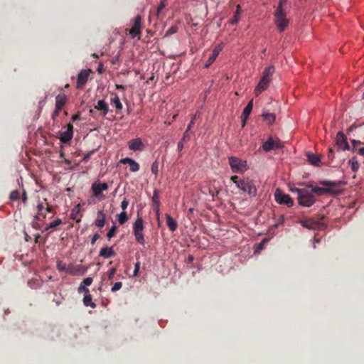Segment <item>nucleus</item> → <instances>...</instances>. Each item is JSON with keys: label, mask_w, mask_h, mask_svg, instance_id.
<instances>
[{"label": "nucleus", "mask_w": 364, "mask_h": 364, "mask_svg": "<svg viewBox=\"0 0 364 364\" xmlns=\"http://www.w3.org/2000/svg\"><path fill=\"white\" fill-rule=\"evenodd\" d=\"M319 184L324 187H313L312 185H307L306 188H311V193H316L318 196L326 194H337L338 191L336 189L340 185L343 184L342 181H331L327 180L320 181Z\"/></svg>", "instance_id": "nucleus-1"}, {"label": "nucleus", "mask_w": 364, "mask_h": 364, "mask_svg": "<svg viewBox=\"0 0 364 364\" xmlns=\"http://www.w3.org/2000/svg\"><path fill=\"white\" fill-rule=\"evenodd\" d=\"M290 190L292 193H297V200L300 205L311 207L315 203V196L308 188H291Z\"/></svg>", "instance_id": "nucleus-2"}, {"label": "nucleus", "mask_w": 364, "mask_h": 364, "mask_svg": "<svg viewBox=\"0 0 364 364\" xmlns=\"http://www.w3.org/2000/svg\"><path fill=\"white\" fill-rule=\"evenodd\" d=\"M274 73V67L273 65H269L264 69L262 77L255 89L256 95H259L268 88Z\"/></svg>", "instance_id": "nucleus-3"}, {"label": "nucleus", "mask_w": 364, "mask_h": 364, "mask_svg": "<svg viewBox=\"0 0 364 364\" xmlns=\"http://www.w3.org/2000/svg\"><path fill=\"white\" fill-rule=\"evenodd\" d=\"M274 23L279 32L284 31L289 26V21L286 16L284 9L277 8L274 12Z\"/></svg>", "instance_id": "nucleus-4"}, {"label": "nucleus", "mask_w": 364, "mask_h": 364, "mask_svg": "<svg viewBox=\"0 0 364 364\" xmlns=\"http://www.w3.org/2000/svg\"><path fill=\"white\" fill-rule=\"evenodd\" d=\"M143 219L141 218H138L134 221L133 225V233L135 236L136 241L142 245L145 244V239L143 235Z\"/></svg>", "instance_id": "nucleus-5"}, {"label": "nucleus", "mask_w": 364, "mask_h": 364, "mask_svg": "<svg viewBox=\"0 0 364 364\" xmlns=\"http://www.w3.org/2000/svg\"><path fill=\"white\" fill-rule=\"evenodd\" d=\"M228 161L232 172L242 173L246 171V161L235 156L229 157Z\"/></svg>", "instance_id": "nucleus-6"}, {"label": "nucleus", "mask_w": 364, "mask_h": 364, "mask_svg": "<svg viewBox=\"0 0 364 364\" xmlns=\"http://www.w3.org/2000/svg\"><path fill=\"white\" fill-rule=\"evenodd\" d=\"M37 215L36 216V219L38 220H41L45 219L46 217V213H52L53 208L47 202V199H44V202H40L37 205Z\"/></svg>", "instance_id": "nucleus-7"}, {"label": "nucleus", "mask_w": 364, "mask_h": 364, "mask_svg": "<svg viewBox=\"0 0 364 364\" xmlns=\"http://www.w3.org/2000/svg\"><path fill=\"white\" fill-rule=\"evenodd\" d=\"M275 200L279 204L286 205L291 207L294 205V200L289 195L283 193L279 189H277L274 193Z\"/></svg>", "instance_id": "nucleus-8"}, {"label": "nucleus", "mask_w": 364, "mask_h": 364, "mask_svg": "<svg viewBox=\"0 0 364 364\" xmlns=\"http://www.w3.org/2000/svg\"><path fill=\"white\" fill-rule=\"evenodd\" d=\"M141 28V17L137 15L134 19V24L129 30V34L132 38L137 37L140 38Z\"/></svg>", "instance_id": "nucleus-9"}, {"label": "nucleus", "mask_w": 364, "mask_h": 364, "mask_svg": "<svg viewBox=\"0 0 364 364\" xmlns=\"http://www.w3.org/2000/svg\"><path fill=\"white\" fill-rule=\"evenodd\" d=\"M240 190L247 193L250 196L254 197L257 194V188L252 181L246 180L240 183Z\"/></svg>", "instance_id": "nucleus-10"}, {"label": "nucleus", "mask_w": 364, "mask_h": 364, "mask_svg": "<svg viewBox=\"0 0 364 364\" xmlns=\"http://www.w3.org/2000/svg\"><path fill=\"white\" fill-rule=\"evenodd\" d=\"M87 270V267L82 266L80 264H68V272L67 274L77 276V275H83Z\"/></svg>", "instance_id": "nucleus-11"}, {"label": "nucleus", "mask_w": 364, "mask_h": 364, "mask_svg": "<svg viewBox=\"0 0 364 364\" xmlns=\"http://www.w3.org/2000/svg\"><path fill=\"white\" fill-rule=\"evenodd\" d=\"M91 72V70L88 69L82 70L79 73L76 85L77 89H82L84 87L85 85L87 83L88 80Z\"/></svg>", "instance_id": "nucleus-12"}, {"label": "nucleus", "mask_w": 364, "mask_h": 364, "mask_svg": "<svg viewBox=\"0 0 364 364\" xmlns=\"http://www.w3.org/2000/svg\"><path fill=\"white\" fill-rule=\"evenodd\" d=\"M60 140L62 143H68L73 136V126L71 123L67 125L66 130L60 132Z\"/></svg>", "instance_id": "nucleus-13"}, {"label": "nucleus", "mask_w": 364, "mask_h": 364, "mask_svg": "<svg viewBox=\"0 0 364 364\" xmlns=\"http://www.w3.org/2000/svg\"><path fill=\"white\" fill-rule=\"evenodd\" d=\"M336 144L337 146L343 150H350V146L347 142L346 136L342 132H339L336 134Z\"/></svg>", "instance_id": "nucleus-14"}, {"label": "nucleus", "mask_w": 364, "mask_h": 364, "mask_svg": "<svg viewBox=\"0 0 364 364\" xmlns=\"http://www.w3.org/2000/svg\"><path fill=\"white\" fill-rule=\"evenodd\" d=\"M91 189L95 196L100 197L103 191H107L108 189V185L107 183L95 181L92 184Z\"/></svg>", "instance_id": "nucleus-15"}, {"label": "nucleus", "mask_w": 364, "mask_h": 364, "mask_svg": "<svg viewBox=\"0 0 364 364\" xmlns=\"http://www.w3.org/2000/svg\"><path fill=\"white\" fill-rule=\"evenodd\" d=\"M324 219V216L322 215L320 217L319 220L318 221L314 220V219H306V220H302L300 221L301 225L306 228L308 229L314 230L318 228V226L321 224V221Z\"/></svg>", "instance_id": "nucleus-16"}, {"label": "nucleus", "mask_w": 364, "mask_h": 364, "mask_svg": "<svg viewBox=\"0 0 364 364\" xmlns=\"http://www.w3.org/2000/svg\"><path fill=\"white\" fill-rule=\"evenodd\" d=\"M222 49V44H218L214 48L211 55L209 56L208 59L207 60L205 64V68H208L215 60Z\"/></svg>", "instance_id": "nucleus-17"}, {"label": "nucleus", "mask_w": 364, "mask_h": 364, "mask_svg": "<svg viewBox=\"0 0 364 364\" xmlns=\"http://www.w3.org/2000/svg\"><path fill=\"white\" fill-rule=\"evenodd\" d=\"M94 109L100 111V115L103 117H105L109 111L108 105L103 100L97 101V105L94 106Z\"/></svg>", "instance_id": "nucleus-18"}, {"label": "nucleus", "mask_w": 364, "mask_h": 364, "mask_svg": "<svg viewBox=\"0 0 364 364\" xmlns=\"http://www.w3.org/2000/svg\"><path fill=\"white\" fill-rule=\"evenodd\" d=\"M119 162L123 164H129V170L132 172H136L139 170V164L132 159L128 157L120 159Z\"/></svg>", "instance_id": "nucleus-19"}, {"label": "nucleus", "mask_w": 364, "mask_h": 364, "mask_svg": "<svg viewBox=\"0 0 364 364\" xmlns=\"http://www.w3.org/2000/svg\"><path fill=\"white\" fill-rule=\"evenodd\" d=\"M129 149L132 151H141L144 149V145L139 138L132 139L129 141Z\"/></svg>", "instance_id": "nucleus-20"}, {"label": "nucleus", "mask_w": 364, "mask_h": 364, "mask_svg": "<svg viewBox=\"0 0 364 364\" xmlns=\"http://www.w3.org/2000/svg\"><path fill=\"white\" fill-rule=\"evenodd\" d=\"M253 107V100H251L245 107L242 114V126L245 125L246 122V119L248 116L250 114Z\"/></svg>", "instance_id": "nucleus-21"}, {"label": "nucleus", "mask_w": 364, "mask_h": 364, "mask_svg": "<svg viewBox=\"0 0 364 364\" xmlns=\"http://www.w3.org/2000/svg\"><path fill=\"white\" fill-rule=\"evenodd\" d=\"M67 102V97L65 94L58 95L55 97V107L58 109H62Z\"/></svg>", "instance_id": "nucleus-22"}, {"label": "nucleus", "mask_w": 364, "mask_h": 364, "mask_svg": "<svg viewBox=\"0 0 364 364\" xmlns=\"http://www.w3.org/2000/svg\"><path fill=\"white\" fill-rule=\"evenodd\" d=\"M115 255V252L113 250V248L111 247H103L100 250L99 256L105 257V258H109L112 257H114Z\"/></svg>", "instance_id": "nucleus-23"}, {"label": "nucleus", "mask_w": 364, "mask_h": 364, "mask_svg": "<svg viewBox=\"0 0 364 364\" xmlns=\"http://www.w3.org/2000/svg\"><path fill=\"white\" fill-rule=\"evenodd\" d=\"M166 224L169 230L171 232H174L178 228L176 221L173 218H172L171 216L168 214H166Z\"/></svg>", "instance_id": "nucleus-24"}, {"label": "nucleus", "mask_w": 364, "mask_h": 364, "mask_svg": "<svg viewBox=\"0 0 364 364\" xmlns=\"http://www.w3.org/2000/svg\"><path fill=\"white\" fill-rule=\"evenodd\" d=\"M105 223V214L103 210H100L97 213V218L95 220V225L98 228L104 227Z\"/></svg>", "instance_id": "nucleus-25"}, {"label": "nucleus", "mask_w": 364, "mask_h": 364, "mask_svg": "<svg viewBox=\"0 0 364 364\" xmlns=\"http://www.w3.org/2000/svg\"><path fill=\"white\" fill-rule=\"evenodd\" d=\"M307 158H308L309 162L311 164L316 166H320L321 160H320L319 156H318L317 155H315L314 154H311V153H308Z\"/></svg>", "instance_id": "nucleus-26"}, {"label": "nucleus", "mask_w": 364, "mask_h": 364, "mask_svg": "<svg viewBox=\"0 0 364 364\" xmlns=\"http://www.w3.org/2000/svg\"><path fill=\"white\" fill-rule=\"evenodd\" d=\"M241 14V6L240 4H237L236 6V11L234 13L233 17L230 20V23L232 25L237 24L240 20Z\"/></svg>", "instance_id": "nucleus-27"}, {"label": "nucleus", "mask_w": 364, "mask_h": 364, "mask_svg": "<svg viewBox=\"0 0 364 364\" xmlns=\"http://www.w3.org/2000/svg\"><path fill=\"white\" fill-rule=\"evenodd\" d=\"M351 142H352V145H353L352 151H357L360 156H364V146L360 147V148L357 147L358 145L362 144L363 143L360 141L355 140V139H353L351 141Z\"/></svg>", "instance_id": "nucleus-28"}, {"label": "nucleus", "mask_w": 364, "mask_h": 364, "mask_svg": "<svg viewBox=\"0 0 364 364\" xmlns=\"http://www.w3.org/2000/svg\"><path fill=\"white\" fill-rule=\"evenodd\" d=\"M262 149L266 152L274 149V139L272 137H269L267 141L262 144Z\"/></svg>", "instance_id": "nucleus-29"}, {"label": "nucleus", "mask_w": 364, "mask_h": 364, "mask_svg": "<svg viewBox=\"0 0 364 364\" xmlns=\"http://www.w3.org/2000/svg\"><path fill=\"white\" fill-rule=\"evenodd\" d=\"M264 120L268 124H272L276 119L275 114L273 113H269V112H263L262 114Z\"/></svg>", "instance_id": "nucleus-30"}, {"label": "nucleus", "mask_w": 364, "mask_h": 364, "mask_svg": "<svg viewBox=\"0 0 364 364\" xmlns=\"http://www.w3.org/2000/svg\"><path fill=\"white\" fill-rule=\"evenodd\" d=\"M83 304L86 306H91L92 308H95L96 304L92 301V296L90 292L85 294L83 298Z\"/></svg>", "instance_id": "nucleus-31"}, {"label": "nucleus", "mask_w": 364, "mask_h": 364, "mask_svg": "<svg viewBox=\"0 0 364 364\" xmlns=\"http://www.w3.org/2000/svg\"><path fill=\"white\" fill-rule=\"evenodd\" d=\"M166 6V0H161L159 5L154 12V15L157 17V18H160L161 11Z\"/></svg>", "instance_id": "nucleus-32"}, {"label": "nucleus", "mask_w": 364, "mask_h": 364, "mask_svg": "<svg viewBox=\"0 0 364 364\" xmlns=\"http://www.w3.org/2000/svg\"><path fill=\"white\" fill-rule=\"evenodd\" d=\"M111 102L114 105L117 110H122L123 108L122 104L120 102L119 97L115 95L113 98L111 99Z\"/></svg>", "instance_id": "nucleus-33"}, {"label": "nucleus", "mask_w": 364, "mask_h": 364, "mask_svg": "<svg viewBox=\"0 0 364 364\" xmlns=\"http://www.w3.org/2000/svg\"><path fill=\"white\" fill-rule=\"evenodd\" d=\"M152 202H153L154 206H157V207L160 206L161 203H160V199H159V193L157 190L154 191L153 196H152Z\"/></svg>", "instance_id": "nucleus-34"}, {"label": "nucleus", "mask_w": 364, "mask_h": 364, "mask_svg": "<svg viewBox=\"0 0 364 364\" xmlns=\"http://www.w3.org/2000/svg\"><path fill=\"white\" fill-rule=\"evenodd\" d=\"M128 220V216L125 211L118 215V222L120 225L124 224Z\"/></svg>", "instance_id": "nucleus-35"}, {"label": "nucleus", "mask_w": 364, "mask_h": 364, "mask_svg": "<svg viewBox=\"0 0 364 364\" xmlns=\"http://www.w3.org/2000/svg\"><path fill=\"white\" fill-rule=\"evenodd\" d=\"M62 223V220L60 218H58L55 220L54 221L51 222L46 228L45 231H47L50 228H55L57 226L60 225Z\"/></svg>", "instance_id": "nucleus-36"}, {"label": "nucleus", "mask_w": 364, "mask_h": 364, "mask_svg": "<svg viewBox=\"0 0 364 364\" xmlns=\"http://www.w3.org/2000/svg\"><path fill=\"white\" fill-rule=\"evenodd\" d=\"M349 164L351 165V168L353 172H356L359 168V164L358 161L355 159V158H353L351 160L349 161Z\"/></svg>", "instance_id": "nucleus-37"}, {"label": "nucleus", "mask_w": 364, "mask_h": 364, "mask_svg": "<svg viewBox=\"0 0 364 364\" xmlns=\"http://www.w3.org/2000/svg\"><path fill=\"white\" fill-rule=\"evenodd\" d=\"M20 192L16 190L11 191L9 198L11 200H18L20 198Z\"/></svg>", "instance_id": "nucleus-38"}, {"label": "nucleus", "mask_w": 364, "mask_h": 364, "mask_svg": "<svg viewBox=\"0 0 364 364\" xmlns=\"http://www.w3.org/2000/svg\"><path fill=\"white\" fill-rule=\"evenodd\" d=\"M151 170L152 173H154L155 176L158 175V172H159V163H158V161H155L152 164L151 167Z\"/></svg>", "instance_id": "nucleus-39"}, {"label": "nucleus", "mask_w": 364, "mask_h": 364, "mask_svg": "<svg viewBox=\"0 0 364 364\" xmlns=\"http://www.w3.org/2000/svg\"><path fill=\"white\" fill-rule=\"evenodd\" d=\"M57 268L59 271H65L66 273L68 272V264L63 263L62 262H58L57 263Z\"/></svg>", "instance_id": "nucleus-40"}, {"label": "nucleus", "mask_w": 364, "mask_h": 364, "mask_svg": "<svg viewBox=\"0 0 364 364\" xmlns=\"http://www.w3.org/2000/svg\"><path fill=\"white\" fill-rule=\"evenodd\" d=\"M117 229V228L115 225H113L109 229V230L108 231V232L107 234V237H108L109 240H110L115 235Z\"/></svg>", "instance_id": "nucleus-41"}, {"label": "nucleus", "mask_w": 364, "mask_h": 364, "mask_svg": "<svg viewBox=\"0 0 364 364\" xmlns=\"http://www.w3.org/2000/svg\"><path fill=\"white\" fill-rule=\"evenodd\" d=\"M284 146L283 142L279 139H274V149H280Z\"/></svg>", "instance_id": "nucleus-42"}, {"label": "nucleus", "mask_w": 364, "mask_h": 364, "mask_svg": "<svg viewBox=\"0 0 364 364\" xmlns=\"http://www.w3.org/2000/svg\"><path fill=\"white\" fill-rule=\"evenodd\" d=\"M77 291L79 293H84L87 294L90 292V290L88 288H87V286H85L83 284H80V287L77 289Z\"/></svg>", "instance_id": "nucleus-43"}, {"label": "nucleus", "mask_w": 364, "mask_h": 364, "mask_svg": "<svg viewBox=\"0 0 364 364\" xmlns=\"http://www.w3.org/2000/svg\"><path fill=\"white\" fill-rule=\"evenodd\" d=\"M122 287V283L121 282H116L113 287H112V291L115 292L119 290Z\"/></svg>", "instance_id": "nucleus-44"}, {"label": "nucleus", "mask_w": 364, "mask_h": 364, "mask_svg": "<svg viewBox=\"0 0 364 364\" xmlns=\"http://www.w3.org/2000/svg\"><path fill=\"white\" fill-rule=\"evenodd\" d=\"M177 32V27L171 26L166 33V36H170Z\"/></svg>", "instance_id": "nucleus-45"}, {"label": "nucleus", "mask_w": 364, "mask_h": 364, "mask_svg": "<svg viewBox=\"0 0 364 364\" xmlns=\"http://www.w3.org/2000/svg\"><path fill=\"white\" fill-rule=\"evenodd\" d=\"M92 277H87L83 279L82 282V284H83L85 286H90L92 283Z\"/></svg>", "instance_id": "nucleus-46"}, {"label": "nucleus", "mask_w": 364, "mask_h": 364, "mask_svg": "<svg viewBox=\"0 0 364 364\" xmlns=\"http://www.w3.org/2000/svg\"><path fill=\"white\" fill-rule=\"evenodd\" d=\"M116 271H117V269L115 267H113L109 270L108 278L109 280L112 279L113 277L114 276V274L116 273Z\"/></svg>", "instance_id": "nucleus-47"}, {"label": "nucleus", "mask_w": 364, "mask_h": 364, "mask_svg": "<svg viewBox=\"0 0 364 364\" xmlns=\"http://www.w3.org/2000/svg\"><path fill=\"white\" fill-rule=\"evenodd\" d=\"M196 117V115H194L192 117V119H191V120L190 123L188 124V127L186 129L187 131H190L191 129V128L193 127V125L195 124Z\"/></svg>", "instance_id": "nucleus-48"}, {"label": "nucleus", "mask_w": 364, "mask_h": 364, "mask_svg": "<svg viewBox=\"0 0 364 364\" xmlns=\"http://www.w3.org/2000/svg\"><path fill=\"white\" fill-rule=\"evenodd\" d=\"M78 213H79V208L77 207H75V208H73L72 210V213H71V218L76 219V216Z\"/></svg>", "instance_id": "nucleus-49"}, {"label": "nucleus", "mask_w": 364, "mask_h": 364, "mask_svg": "<svg viewBox=\"0 0 364 364\" xmlns=\"http://www.w3.org/2000/svg\"><path fill=\"white\" fill-rule=\"evenodd\" d=\"M139 268H140V263L139 262H137L135 265H134V272H133V276H136L139 271Z\"/></svg>", "instance_id": "nucleus-50"}, {"label": "nucleus", "mask_w": 364, "mask_h": 364, "mask_svg": "<svg viewBox=\"0 0 364 364\" xmlns=\"http://www.w3.org/2000/svg\"><path fill=\"white\" fill-rule=\"evenodd\" d=\"M128 205H129L128 200L126 198H124L121 203L122 209L124 211L127 209Z\"/></svg>", "instance_id": "nucleus-51"}, {"label": "nucleus", "mask_w": 364, "mask_h": 364, "mask_svg": "<svg viewBox=\"0 0 364 364\" xmlns=\"http://www.w3.org/2000/svg\"><path fill=\"white\" fill-rule=\"evenodd\" d=\"M27 200H28L27 193H26V191L23 189L22 195H21V200L24 204H26L27 203Z\"/></svg>", "instance_id": "nucleus-52"}, {"label": "nucleus", "mask_w": 364, "mask_h": 364, "mask_svg": "<svg viewBox=\"0 0 364 364\" xmlns=\"http://www.w3.org/2000/svg\"><path fill=\"white\" fill-rule=\"evenodd\" d=\"M188 132L189 131H187V129L186 130V132L183 134V136L182 139H181V141H185L188 140L190 139L191 136H190V134L188 133Z\"/></svg>", "instance_id": "nucleus-53"}, {"label": "nucleus", "mask_w": 364, "mask_h": 364, "mask_svg": "<svg viewBox=\"0 0 364 364\" xmlns=\"http://www.w3.org/2000/svg\"><path fill=\"white\" fill-rule=\"evenodd\" d=\"M328 158L330 160H332L334 158V151L332 148H329L328 149Z\"/></svg>", "instance_id": "nucleus-54"}, {"label": "nucleus", "mask_w": 364, "mask_h": 364, "mask_svg": "<svg viewBox=\"0 0 364 364\" xmlns=\"http://www.w3.org/2000/svg\"><path fill=\"white\" fill-rule=\"evenodd\" d=\"M61 109H58V108L55 107V110L52 113V119H55L59 114Z\"/></svg>", "instance_id": "nucleus-55"}, {"label": "nucleus", "mask_w": 364, "mask_h": 364, "mask_svg": "<svg viewBox=\"0 0 364 364\" xmlns=\"http://www.w3.org/2000/svg\"><path fill=\"white\" fill-rule=\"evenodd\" d=\"M154 210L155 211L156 219H157L158 222L159 223V215H160L159 207L154 206Z\"/></svg>", "instance_id": "nucleus-56"}, {"label": "nucleus", "mask_w": 364, "mask_h": 364, "mask_svg": "<svg viewBox=\"0 0 364 364\" xmlns=\"http://www.w3.org/2000/svg\"><path fill=\"white\" fill-rule=\"evenodd\" d=\"M100 235L98 233H95L92 240H91V244L93 245L96 242V241L100 238Z\"/></svg>", "instance_id": "nucleus-57"}, {"label": "nucleus", "mask_w": 364, "mask_h": 364, "mask_svg": "<svg viewBox=\"0 0 364 364\" xmlns=\"http://www.w3.org/2000/svg\"><path fill=\"white\" fill-rule=\"evenodd\" d=\"M287 1V0H279V4L277 8L280 7L281 9H284V6L286 4Z\"/></svg>", "instance_id": "nucleus-58"}, {"label": "nucleus", "mask_w": 364, "mask_h": 364, "mask_svg": "<svg viewBox=\"0 0 364 364\" xmlns=\"http://www.w3.org/2000/svg\"><path fill=\"white\" fill-rule=\"evenodd\" d=\"M80 117H80V113H79V112H78V113H77V114H74V115L72 117L71 120H72L73 122H75V121H76V120H79V119H80Z\"/></svg>", "instance_id": "nucleus-59"}, {"label": "nucleus", "mask_w": 364, "mask_h": 364, "mask_svg": "<svg viewBox=\"0 0 364 364\" xmlns=\"http://www.w3.org/2000/svg\"><path fill=\"white\" fill-rule=\"evenodd\" d=\"M92 154V152H89V153L85 154V156L82 159V161L85 162H87L88 161V159H90Z\"/></svg>", "instance_id": "nucleus-60"}, {"label": "nucleus", "mask_w": 364, "mask_h": 364, "mask_svg": "<svg viewBox=\"0 0 364 364\" xmlns=\"http://www.w3.org/2000/svg\"><path fill=\"white\" fill-rule=\"evenodd\" d=\"M183 141L180 140L178 143L177 147L179 151H181L183 148Z\"/></svg>", "instance_id": "nucleus-61"}, {"label": "nucleus", "mask_w": 364, "mask_h": 364, "mask_svg": "<svg viewBox=\"0 0 364 364\" xmlns=\"http://www.w3.org/2000/svg\"><path fill=\"white\" fill-rule=\"evenodd\" d=\"M230 180H231L233 183H236V181H237L239 180V178H238V176H237L235 175V176H231Z\"/></svg>", "instance_id": "nucleus-62"}, {"label": "nucleus", "mask_w": 364, "mask_h": 364, "mask_svg": "<svg viewBox=\"0 0 364 364\" xmlns=\"http://www.w3.org/2000/svg\"><path fill=\"white\" fill-rule=\"evenodd\" d=\"M116 88L117 90H124V86L122 85H116Z\"/></svg>", "instance_id": "nucleus-63"}, {"label": "nucleus", "mask_w": 364, "mask_h": 364, "mask_svg": "<svg viewBox=\"0 0 364 364\" xmlns=\"http://www.w3.org/2000/svg\"><path fill=\"white\" fill-rule=\"evenodd\" d=\"M41 237V235L39 234H37L35 235V242L38 243L39 242V238Z\"/></svg>", "instance_id": "nucleus-64"}]
</instances>
